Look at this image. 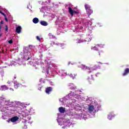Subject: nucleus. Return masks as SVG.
Wrapping results in <instances>:
<instances>
[{
    "mask_svg": "<svg viewBox=\"0 0 129 129\" xmlns=\"http://www.w3.org/2000/svg\"><path fill=\"white\" fill-rule=\"evenodd\" d=\"M81 99V100H84L85 98L83 96L81 95H78V94L74 92H70V93L67 95L66 97L59 99L60 102H61L63 105L66 106H71L76 110V111H80L81 113L79 114L82 116H84V113L86 115H87V113L86 112V109H83L82 106L80 105L79 104L75 103L76 102V100L74 99Z\"/></svg>",
    "mask_w": 129,
    "mask_h": 129,
    "instance_id": "obj_1",
    "label": "nucleus"
},
{
    "mask_svg": "<svg viewBox=\"0 0 129 129\" xmlns=\"http://www.w3.org/2000/svg\"><path fill=\"white\" fill-rule=\"evenodd\" d=\"M5 101L4 107L1 109L3 114L6 115L8 111H17L20 114L23 111V108L19 106L23 104L19 101H10V100H7L5 96L0 97V107L3 105V102Z\"/></svg>",
    "mask_w": 129,
    "mask_h": 129,
    "instance_id": "obj_2",
    "label": "nucleus"
},
{
    "mask_svg": "<svg viewBox=\"0 0 129 129\" xmlns=\"http://www.w3.org/2000/svg\"><path fill=\"white\" fill-rule=\"evenodd\" d=\"M62 114H57V122L59 124V125H64L62 127V128H66V126H68V127H70V126H74V123L72 121V119H66L64 120L63 119V118H60V116H61ZM63 121V122H62Z\"/></svg>",
    "mask_w": 129,
    "mask_h": 129,
    "instance_id": "obj_3",
    "label": "nucleus"
},
{
    "mask_svg": "<svg viewBox=\"0 0 129 129\" xmlns=\"http://www.w3.org/2000/svg\"><path fill=\"white\" fill-rule=\"evenodd\" d=\"M66 114L69 115V116H72L73 118H76L77 119H85V120H86L87 119V115L85 114V113H84V114H81V115H80V114H77L76 112L72 109H69L67 110L66 112ZM84 115V116H82V115Z\"/></svg>",
    "mask_w": 129,
    "mask_h": 129,
    "instance_id": "obj_4",
    "label": "nucleus"
},
{
    "mask_svg": "<svg viewBox=\"0 0 129 129\" xmlns=\"http://www.w3.org/2000/svg\"><path fill=\"white\" fill-rule=\"evenodd\" d=\"M89 100L91 101V104L88 105V112L91 113L92 115H94L96 112V110H99L100 105H98L97 103L94 102V103H93V101H92L91 98H89Z\"/></svg>",
    "mask_w": 129,
    "mask_h": 129,
    "instance_id": "obj_5",
    "label": "nucleus"
},
{
    "mask_svg": "<svg viewBox=\"0 0 129 129\" xmlns=\"http://www.w3.org/2000/svg\"><path fill=\"white\" fill-rule=\"evenodd\" d=\"M35 49V46L29 45L23 49V56L25 60H29L34 54L32 51Z\"/></svg>",
    "mask_w": 129,
    "mask_h": 129,
    "instance_id": "obj_6",
    "label": "nucleus"
},
{
    "mask_svg": "<svg viewBox=\"0 0 129 129\" xmlns=\"http://www.w3.org/2000/svg\"><path fill=\"white\" fill-rule=\"evenodd\" d=\"M80 24V21H79V19H76L75 21V27L72 28L73 32H76V33H79L81 32V30L83 29V27L81 26V25H79Z\"/></svg>",
    "mask_w": 129,
    "mask_h": 129,
    "instance_id": "obj_7",
    "label": "nucleus"
},
{
    "mask_svg": "<svg viewBox=\"0 0 129 129\" xmlns=\"http://www.w3.org/2000/svg\"><path fill=\"white\" fill-rule=\"evenodd\" d=\"M46 63H47V67H48V69H46L45 70V69H43V72H44V73H45V74H46L47 75H48V74H49V75H53V72H52V71H51V70L52 69L51 66H52L53 64H52L51 63V61H50L49 60H48V61H47V60H45V63L46 64Z\"/></svg>",
    "mask_w": 129,
    "mask_h": 129,
    "instance_id": "obj_8",
    "label": "nucleus"
},
{
    "mask_svg": "<svg viewBox=\"0 0 129 129\" xmlns=\"http://www.w3.org/2000/svg\"><path fill=\"white\" fill-rule=\"evenodd\" d=\"M71 4H68L66 5V9H68L69 10V13L70 14L71 16L72 17H73L74 14L75 15H77V14H79V11H74L72 10V8H71Z\"/></svg>",
    "mask_w": 129,
    "mask_h": 129,
    "instance_id": "obj_9",
    "label": "nucleus"
},
{
    "mask_svg": "<svg viewBox=\"0 0 129 129\" xmlns=\"http://www.w3.org/2000/svg\"><path fill=\"white\" fill-rule=\"evenodd\" d=\"M85 9L88 16H90L93 13V11L91 10V7L88 4L85 5Z\"/></svg>",
    "mask_w": 129,
    "mask_h": 129,
    "instance_id": "obj_10",
    "label": "nucleus"
},
{
    "mask_svg": "<svg viewBox=\"0 0 129 129\" xmlns=\"http://www.w3.org/2000/svg\"><path fill=\"white\" fill-rule=\"evenodd\" d=\"M29 64L30 65H32V66H36V65H41V66H43L44 64V63L42 62V60L41 59L38 60L37 61L35 60H33V61H31L29 62Z\"/></svg>",
    "mask_w": 129,
    "mask_h": 129,
    "instance_id": "obj_11",
    "label": "nucleus"
},
{
    "mask_svg": "<svg viewBox=\"0 0 129 129\" xmlns=\"http://www.w3.org/2000/svg\"><path fill=\"white\" fill-rule=\"evenodd\" d=\"M17 64L18 65H22L23 64V60H21L20 58H18V60L11 61L10 65L9 66H16Z\"/></svg>",
    "mask_w": 129,
    "mask_h": 129,
    "instance_id": "obj_12",
    "label": "nucleus"
},
{
    "mask_svg": "<svg viewBox=\"0 0 129 129\" xmlns=\"http://www.w3.org/2000/svg\"><path fill=\"white\" fill-rule=\"evenodd\" d=\"M79 67L80 68H81V69H82V70H89V71H88V73H91V72H92V69H90L86 66H85V65L84 64H81L80 66H79Z\"/></svg>",
    "mask_w": 129,
    "mask_h": 129,
    "instance_id": "obj_13",
    "label": "nucleus"
},
{
    "mask_svg": "<svg viewBox=\"0 0 129 129\" xmlns=\"http://www.w3.org/2000/svg\"><path fill=\"white\" fill-rule=\"evenodd\" d=\"M103 47H104V44H97L96 46L92 47V50L98 51L99 48H103Z\"/></svg>",
    "mask_w": 129,
    "mask_h": 129,
    "instance_id": "obj_14",
    "label": "nucleus"
},
{
    "mask_svg": "<svg viewBox=\"0 0 129 129\" xmlns=\"http://www.w3.org/2000/svg\"><path fill=\"white\" fill-rule=\"evenodd\" d=\"M58 74L59 76H66L67 73L64 70H60L58 72Z\"/></svg>",
    "mask_w": 129,
    "mask_h": 129,
    "instance_id": "obj_15",
    "label": "nucleus"
},
{
    "mask_svg": "<svg viewBox=\"0 0 129 129\" xmlns=\"http://www.w3.org/2000/svg\"><path fill=\"white\" fill-rule=\"evenodd\" d=\"M20 114H22L23 117H26V116H28V115H29V112L28 111V110H25L22 111Z\"/></svg>",
    "mask_w": 129,
    "mask_h": 129,
    "instance_id": "obj_16",
    "label": "nucleus"
},
{
    "mask_svg": "<svg viewBox=\"0 0 129 129\" xmlns=\"http://www.w3.org/2000/svg\"><path fill=\"white\" fill-rule=\"evenodd\" d=\"M67 110H66V109H65V108L63 107H60L58 108V111L60 112V113H66V111Z\"/></svg>",
    "mask_w": 129,
    "mask_h": 129,
    "instance_id": "obj_17",
    "label": "nucleus"
},
{
    "mask_svg": "<svg viewBox=\"0 0 129 129\" xmlns=\"http://www.w3.org/2000/svg\"><path fill=\"white\" fill-rule=\"evenodd\" d=\"M114 116H115V115L113 114V113H110L108 115L107 118L108 119H109V120H111Z\"/></svg>",
    "mask_w": 129,
    "mask_h": 129,
    "instance_id": "obj_18",
    "label": "nucleus"
},
{
    "mask_svg": "<svg viewBox=\"0 0 129 129\" xmlns=\"http://www.w3.org/2000/svg\"><path fill=\"white\" fill-rule=\"evenodd\" d=\"M53 90V88L51 87H49L46 88L45 89V92L47 93V94H50V92H52V90Z\"/></svg>",
    "mask_w": 129,
    "mask_h": 129,
    "instance_id": "obj_19",
    "label": "nucleus"
},
{
    "mask_svg": "<svg viewBox=\"0 0 129 129\" xmlns=\"http://www.w3.org/2000/svg\"><path fill=\"white\" fill-rule=\"evenodd\" d=\"M22 31V27L19 26L16 28V32L17 34H20L21 32Z\"/></svg>",
    "mask_w": 129,
    "mask_h": 129,
    "instance_id": "obj_20",
    "label": "nucleus"
},
{
    "mask_svg": "<svg viewBox=\"0 0 129 129\" xmlns=\"http://www.w3.org/2000/svg\"><path fill=\"white\" fill-rule=\"evenodd\" d=\"M14 88H15L16 89H18V88L21 86V84L18 83V82L17 81H15L14 82Z\"/></svg>",
    "mask_w": 129,
    "mask_h": 129,
    "instance_id": "obj_21",
    "label": "nucleus"
},
{
    "mask_svg": "<svg viewBox=\"0 0 129 129\" xmlns=\"http://www.w3.org/2000/svg\"><path fill=\"white\" fill-rule=\"evenodd\" d=\"M69 86L72 90H75V89H76V86H75L73 83L70 84Z\"/></svg>",
    "mask_w": 129,
    "mask_h": 129,
    "instance_id": "obj_22",
    "label": "nucleus"
},
{
    "mask_svg": "<svg viewBox=\"0 0 129 129\" xmlns=\"http://www.w3.org/2000/svg\"><path fill=\"white\" fill-rule=\"evenodd\" d=\"M19 119V117L18 116H14L11 118L10 120L12 122H16Z\"/></svg>",
    "mask_w": 129,
    "mask_h": 129,
    "instance_id": "obj_23",
    "label": "nucleus"
},
{
    "mask_svg": "<svg viewBox=\"0 0 129 129\" xmlns=\"http://www.w3.org/2000/svg\"><path fill=\"white\" fill-rule=\"evenodd\" d=\"M128 73H129V69L126 68L124 71V73L122 74V76H126V75H127Z\"/></svg>",
    "mask_w": 129,
    "mask_h": 129,
    "instance_id": "obj_24",
    "label": "nucleus"
},
{
    "mask_svg": "<svg viewBox=\"0 0 129 129\" xmlns=\"http://www.w3.org/2000/svg\"><path fill=\"white\" fill-rule=\"evenodd\" d=\"M40 24L41 26H44V27L48 26V23L44 21H40Z\"/></svg>",
    "mask_w": 129,
    "mask_h": 129,
    "instance_id": "obj_25",
    "label": "nucleus"
},
{
    "mask_svg": "<svg viewBox=\"0 0 129 129\" xmlns=\"http://www.w3.org/2000/svg\"><path fill=\"white\" fill-rule=\"evenodd\" d=\"M8 89L9 88H8L6 85L1 86L0 88V90H2V91L4 90H8Z\"/></svg>",
    "mask_w": 129,
    "mask_h": 129,
    "instance_id": "obj_26",
    "label": "nucleus"
},
{
    "mask_svg": "<svg viewBox=\"0 0 129 129\" xmlns=\"http://www.w3.org/2000/svg\"><path fill=\"white\" fill-rule=\"evenodd\" d=\"M85 27H86V28H88V31H89V32L90 33V34H91V31H92V29H93V28H92V27H91V26H86V25H85Z\"/></svg>",
    "mask_w": 129,
    "mask_h": 129,
    "instance_id": "obj_27",
    "label": "nucleus"
},
{
    "mask_svg": "<svg viewBox=\"0 0 129 129\" xmlns=\"http://www.w3.org/2000/svg\"><path fill=\"white\" fill-rule=\"evenodd\" d=\"M28 111L29 114L30 115L34 114V113H35V110H34L33 108L30 109Z\"/></svg>",
    "mask_w": 129,
    "mask_h": 129,
    "instance_id": "obj_28",
    "label": "nucleus"
},
{
    "mask_svg": "<svg viewBox=\"0 0 129 129\" xmlns=\"http://www.w3.org/2000/svg\"><path fill=\"white\" fill-rule=\"evenodd\" d=\"M33 23L34 24H38L39 23V19L37 18H34L32 20Z\"/></svg>",
    "mask_w": 129,
    "mask_h": 129,
    "instance_id": "obj_29",
    "label": "nucleus"
},
{
    "mask_svg": "<svg viewBox=\"0 0 129 129\" xmlns=\"http://www.w3.org/2000/svg\"><path fill=\"white\" fill-rule=\"evenodd\" d=\"M48 36L50 39H56V37H55L52 33H49Z\"/></svg>",
    "mask_w": 129,
    "mask_h": 129,
    "instance_id": "obj_30",
    "label": "nucleus"
},
{
    "mask_svg": "<svg viewBox=\"0 0 129 129\" xmlns=\"http://www.w3.org/2000/svg\"><path fill=\"white\" fill-rule=\"evenodd\" d=\"M90 34H88L87 35V36H88V38H86V41L87 42H89L90 41H91V37H90Z\"/></svg>",
    "mask_w": 129,
    "mask_h": 129,
    "instance_id": "obj_31",
    "label": "nucleus"
},
{
    "mask_svg": "<svg viewBox=\"0 0 129 129\" xmlns=\"http://www.w3.org/2000/svg\"><path fill=\"white\" fill-rule=\"evenodd\" d=\"M85 25H86V26H91V25H92V22L90 21L88 23H86Z\"/></svg>",
    "mask_w": 129,
    "mask_h": 129,
    "instance_id": "obj_32",
    "label": "nucleus"
},
{
    "mask_svg": "<svg viewBox=\"0 0 129 129\" xmlns=\"http://www.w3.org/2000/svg\"><path fill=\"white\" fill-rule=\"evenodd\" d=\"M84 42V40L82 39H78L77 41V43L78 44H80V43H83Z\"/></svg>",
    "mask_w": 129,
    "mask_h": 129,
    "instance_id": "obj_33",
    "label": "nucleus"
},
{
    "mask_svg": "<svg viewBox=\"0 0 129 129\" xmlns=\"http://www.w3.org/2000/svg\"><path fill=\"white\" fill-rule=\"evenodd\" d=\"M55 45H56L57 46H60V47H62L63 46H64V44L63 43H56Z\"/></svg>",
    "mask_w": 129,
    "mask_h": 129,
    "instance_id": "obj_34",
    "label": "nucleus"
},
{
    "mask_svg": "<svg viewBox=\"0 0 129 129\" xmlns=\"http://www.w3.org/2000/svg\"><path fill=\"white\" fill-rule=\"evenodd\" d=\"M70 77L72 78V79H75V75H74V76H73V75H72V74H71L70 75Z\"/></svg>",
    "mask_w": 129,
    "mask_h": 129,
    "instance_id": "obj_35",
    "label": "nucleus"
},
{
    "mask_svg": "<svg viewBox=\"0 0 129 129\" xmlns=\"http://www.w3.org/2000/svg\"><path fill=\"white\" fill-rule=\"evenodd\" d=\"M5 31L6 32H9V27H8V25H6Z\"/></svg>",
    "mask_w": 129,
    "mask_h": 129,
    "instance_id": "obj_36",
    "label": "nucleus"
},
{
    "mask_svg": "<svg viewBox=\"0 0 129 129\" xmlns=\"http://www.w3.org/2000/svg\"><path fill=\"white\" fill-rule=\"evenodd\" d=\"M8 43H9V44H13V39H11L10 40L8 41Z\"/></svg>",
    "mask_w": 129,
    "mask_h": 129,
    "instance_id": "obj_37",
    "label": "nucleus"
},
{
    "mask_svg": "<svg viewBox=\"0 0 129 129\" xmlns=\"http://www.w3.org/2000/svg\"><path fill=\"white\" fill-rule=\"evenodd\" d=\"M36 39L38 41H41V38H40L39 36H36Z\"/></svg>",
    "mask_w": 129,
    "mask_h": 129,
    "instance_id": "obj_38",
    "label": "nucleus"
},
{
    "mask_svg": "<svg viewBox=\"0 0 129 129\" xmlns=\"http://www.w3.org/2000/svg\"><path fill=\"white\" fill-rule=\"evenodd\" d=\"M0 14H1V15H3V16H4V17H6V14H5V13H4L3 12L0 11Z\"/></svg>",
    "mask_w": 129,
    "mask_h": 129,
    "instance_id": "obj_39",
    "label": "nucleus"
},
{
    "mask_svg": "<svg viewBox=\"0 0 129 129\" xmlns=\"http://www.w3.org/2000/svg\"><path fill=\"white\" fill-rule=\"evenodd\" d=\"M41 88H42V87L39 85L38 88V90H41Z\"/></svg>",
    "mask_w": 129,
    "mask_h": 129,
    "instance_id": "obj_40",
    "label": "nucleus"
},
{
    "mask_svg": "<svg viewBox=\"0 0 129 129\" xmlns=\"http://www.w3.org/2000/svg\"><path fill=\"white\" fill-rule=\"evenodd\" d=\"M47 1L45 2V3H47V4H50L51 3V0H47Z\"/></svg>",
    "mask_w": 129,
    "mask_h": 129,
    "instance_id": "obj_41",
    "label": "nucleus"
},
{
    "mask_svg": "<svg viewBox=\"0 0 129 129\" xmlns=\"http://www.w3.org/2000/svg\"><path fill=\"white\" fill-rule=\"evenodd\" d=\"M100 74V73H97V74H96L95 76H96V77H98V75H99Z\"/></svg>",
    "mask_w": 129,
    "mask_h": 129,
    "instance_id": "obj_42",
    "label": "nucleus"
},
{
    "mask_svg": "<svg viewBox=\"0 0 129 129\" xmlns=\"http://www.w3.org/2000/svg\"><path fill=\"white\" fill-rule=\"evenodd\" d=\"M4 24V21L3 20L1 21V23H0V25H1L2 26H3V24Z\"/></svg>",
    "mask_w": 129,
    "mask_h": 129,
    "instance_id": "obj_43",
    "label": "nucleus"
},
{
    "mask_svg": "<svg viewBox=\"0 0 129 129\" xmlns=\"http://www.w3.org/2000/svg\"><path fill=\"white\" fill-rule=\"evenodd\" d=\"M5 19L6 22H8L9 21V20H8V18H7L6 16L5 17Z\"/></svg>",
    "mask_w": 129,
    "mask_h": 129,
    "instance_id": "obj_44",
    "label": "nucleus"
},
{
    "mask_svg": "<svg viewBox=\"0 0 129 129\" xmlns=\"http://www.w3.org/2000/svg\"><path fill=\"white\" fill-rule=\"evenodd\" d=\"M90 80H94V79H93V77L92 76V75L91 76V78L90 79Z\"/></svg>",
    "mask_w": 129,
    "mask_h": 129,
    "instance_id": "obj_45",
    "label": "nucleus"
},
{
    "mask_svg": "<svg viewBox=\"0 0 129 129\" xmlns=\"http://www.w3.org/2000/svg\"><path fill=\"white\" fill-rule=\"evenodd\" d=\"M2 27H3V25H0V32H1V31H2Z\"/></svg>",
    "mask_w": 129,
    "mask_h": 129,
    "instance_id": "obj_46",
    "label": "nucleus"
},
{
    "mask_svg": "<svg viewBox=\"0 0 129 129\" xmlns=\"http://www.w3.org/2000/svg\"><path fill=\"white\" fill-rule=\"evenodd\" d=\"M98 25H99V27H101V24H100V23L98 24Z\"/></svg>",
    "mask_w": 129,
    "mask_h": 129,
    "instance_id": "obj_47",
    "label": "nucleus"
},
{
    "mask_svg": "<svg viewBox=\"0 0 129 129\" xmlns=\"http://www.w3.org/2000/svg\"><path fill=\"white\" fill-rule=\"evenodd\" d=\"M8 84H11V82L8 81Z\"/></svg>",
    "mask_w": 129,
    "mask_h": 129,
    "instance_id": "obj_48",
    "label": "nucleus"
},
{
    "mask_svg": "<svg viewBox=\"0 0 129 129\" xmlns=\"http://www.w3.org/2000/svg\"><path fill=\"white\" fill-rule=\"evenodd\" d=\"M39 82H42V79H40L39 80Z\"/></svg>",
    "mask_w": 129,
    "mask_h": 129,
    "instance_id": "obj_49",
    "label": "nucleus"
},
{
    "mask_svg": "<svg viewBox=\"0 0 129 129\" xmlns=\"http://www.w3.org/2000/svg\"><path fill=\"white\" fill-rule=\"evenodd\" d=\"M24 128H27V126L25 125V126H24Z\"/></svg>",
    "mask_w": 129,
    "mask_h": 129,
    "instance_id": "obj_50",
    "label": "nucleus"
},
{
    "mask_svg": "<svg viewBox=\"0 0 129 129\" xmlns=\"http://www.w3.org/2000/svg\"><path fill=\"white\" fill-rule=\"evenodd\" d=\"M10 90H12L13 91H14V89L10 88Z\"/></svg>",
    "mask_w": 129,
    "mask_h": 129,
    "instance_id": "obj_51",
    "label": "nucleus"
},
{
    "mask_svg": "<svg viewBox=\"0 0 129 129\" xmlns=\"http://www.w3.org/2000/svg\"><path fill=\"white\" fill-rule=\"evenodd\" d=\"M52 43H53V45H55V42H52Z\"/></svg>",
    "mask_w": 129,
    "mask_h": 129,
    "instance_id": "obj_52",
    "label": "nucleus"
},
{
    "mask_svg": "<svg viewBox=\"0 0 129 129\" xmlns=\"http://www.w3.org/2000/svg\"><path fill=\"white\" fill-rule=\"evenodd\" d=\"M98 63H99L100 64H102V63H101V62H99Z\"/></svg>",
    "mask_w": 129,
    "mask_h": 129,
    "instance_id": "obj_53",
    "label": "nucleus"
},
{
    "mask_svg": "<svg viewBox=\"0 0 129 129\" xmlns=\"http://www.w3.org/2000/svg\"><path fill=\"white\" fill-rule=\"evenodd\" d=\"M17 78L16 77H14V79H16Z\"/></svg>",
    "mask_w": 129,
    "mask_h": 129,
    "instance_id": "obj_54",
    "label": "nucleus"
},
{
    "mask_svg": "<svg viewBox=\"0 0 129 129\" xmlns=\"http://www.w3.org/2000/svg\"><path fill=\"white\" fill-rule=\"evenodd\" d=\"M43 83H45V81H42Z\"/></svg>",
    "mask_w": 129,
    "mask_h": 129,
    "instance_id": "obj_55",
    "label": "nucleus"
},
{
    "mask_svg": "<svg viewBox=\"0 0 129 129\" xmlns=\"http://www.w3.org/2000/svg\"><path fill=\"white\" fill-rule=\"evenodd\" d=\"M29 123H32V122H28Z\"/></svg>",
    "mask_w": 129,
    "mask_h": 129,
    "instance_id": "obj_56",
    "label": "nucleus"
},
{
    "mask_svg": "<svg viewBox=\"0 0 129 129\" xmlns=\"http://www.w3.org/2000/svg\"><path fill=\"white\" fill-rule=\"evenodd\" d=\"M39 4H41V2H39Z\"/></svg>",
    "mask_w": 129,
    "mask_h": 129,
    "instance_id": "obj_57",
    "label": "nucleus"
},
{
    "mask_svg": "<svg viewBox=\"0 0 129 129\" xmlns=\"http://www.w3.org/2000/svg\"><path fill=\"white\" fill-rule=\"evenodd\" d=\"M79 91H80V92H81V90H80Z\"/></svg>",
    "mask_w": 129,
    "mask_h": 129,
    "instance_id": "obj_58",
    "label": "nucleus"
},
{
    "mask_svg": "<svg viewBox=\"0 0 129 129\" xmlns=\"http://www.w3.org/2000/svg\"><path fill=\"white\" fill-rule=\"evenodd\" d=\"M70 64V62H69V65Z\"/></svg>",
    "mask_w": 129,
    "mask_h": 129,
    "instance_id": "obj_59",
    "label": "nucleus"
},
{
    "mask_svg": "<svg viewBox=\"0 0 129 129\" xmlns=\"http://www.w3.org/2000/svg\"><path fill=\"white\" fill-rule=\"evenodd\" d=\"M2 36V35H0V37H1Z\"/></svg>",
    "mask_w": 129,
    "mask_h": 129,
    "instance_id": "obj_60",
    "label": "nucleus"
},
{
    "mask_svg": "<svg viewBox=\"0 0 129 129\" xmlns=\"http://www.w3.org/2000/svg\"><path fill=\"white\" fill-rule=\"evenodd\" d=\"M99 55H100V53H99Z\"/></svg>",
    "mask_w": 129,
    "mask_h": 129,
    "instance_id": "obj_61",
    "label": "nucleus"
},
{
    "mask_svg": "<svg viewBox=\"0 0 129 129\" xmlns=\"http://www.w3.org/2000/svg\"><path fill=\"white\" fill-rule=\"evenodd\" d=\"M29 120H30V119H31V118H29Z\"/></svg>",
    "mask_w": 129,
    "mask_h": 129,
    "instance_id": "obj_62",
    "label": "nucleus"
},
{
    "mask_svg": "<svg viewBox=\"0 0 129 129\" xmlns=\"http://www.w3.org/2000/svg\"><path fill=\"white\" fill-rule=\"evenodd\" d=\"M28 9H29V6H28Z\"/></svg>",
    "mask_w": 129,
    "mask_h": 129,
    "instance_id": "obj_63",
    "label": "nucleus"
},
{
    "mask_svg": "<svg viewBox=\"0 0 129 129\" xmlns=\"http://www.w3.org/2000/svg\"><path fill=\"white\" fill-rule=\"evenodd\" d=\"M1 60H0V64H1Z\"/></svg>",
    "mask_w": 129,
    "mask_h": 129,
    "instance_id": "obj_64",
    "label": "nucleus"
}]
</instances>
